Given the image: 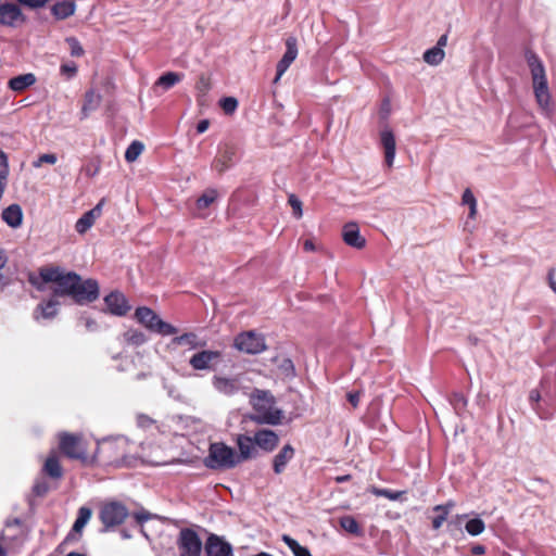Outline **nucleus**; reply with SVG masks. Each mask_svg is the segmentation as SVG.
<instances>
[{"label":"nucleus","mask_w":556,"mask_h":556,"mask_svg":"<svg viewBox=\"0 0 556 556\" xmlns=\"http://www.w3.org/2000/svg\"><path fill=\"white\" fill-rule=\"evenodd\" d=\"M66 43L68 45L72 56H81L84 54V49L75 37L66 38Z\"/></svg>","instance_id":"nucleus-42"},{"label":"nucleus","mask_w":556,"mask_h":556,"mask_svg":"<svg viewBox=\"0 0 556 556\" xmlns=\"http://www.w3.org/2000/svg\"><path fill=\"white\" fill-rule=\"evenodd\" d=\"M208 126H210L208 121L207 119H202L197 125V131L199 134H203L204 131L207 130Z\"/></svg>","instance_id":"nucleus-59"},{"label":"nucleus","mask_w":556,"mask_h":556,"mask_svg":"<svg viewBox=\"0 0 556 556\" xmlns=\"http://www.w3.org/2000/svg\"><path fill=\"white\" fill-rule=\"evenodd\" d=\"M59 302L51 299L46 303H40L35 311V318L38 320L40 317L45 319H52L58 314Z\"/></svg>","instance_id":"nucleus-29"},{"label":"nucleus","mask_w":556,"mask_h":556,"mask_svg":"<svg viewBox=\"0 0 556 556\" xmlns=\"http://www.w3.org/2000/svg\"><path fill=\"white\" fill-rule=\"evenodd\" d=\"M180 556H200L202 552V542L191 529H182L179 532L177 541Z\"/></svg>","instance_id":"nucleus-9"},{"label":"nucleus","mask_w":556,"mask_h":556,"mask_svg":"<svg viewBox=\"0 0 556 556\" xmlns=\"http://www.w3.org/2000/svg\"><path fill=\"white\" fill-rule=\"evenodd\" d=\"M91 518V509L88 507H80L78 516L73 525V531L79 533Z\"/></svg>","instance_id":"nucleus-36"},{"label":"nucleus","mask_w":556,"mask_h":556,"mask_svg":"<svg viewBox=\"0 0 556 556\" xmlns=\"http://www.w3.org/2000/svg\"><path fill=\"white\" fill-rule=\"evenodd\" d=\"M139 157V140H134L125 153L127 162H134Z\"/></svg>","instance_id":"nucleus-44"},{"label":"nucleus","mask_w":556,"mask_h":556,"mask_svg":"<svg viewBox=\"0 0 556 556\" xmlns=\"http://www.w3.org/2000/svg\"><path fill=\"white\" fill-rule=\"evenodd\" d=\"M85 173L87 176L89 177H93L96 176L99 170H100V164L99 163H96V164H89L85 167Z\"/></svg>","instance_id":"nucleus-53"},{"label":"nucleus","mask_w":556,"mask_h":556,"mask_svg":"<svg viewBox=\"0 0 556 556\" xmlns=\"http://www.w3.org/2000/svg\"><path fill=\"white\" fill-rule=\"evenodd\" d=\"M235 346L239 351L248 354H258L266 349L264 337L254 331H248L237 336Z\"/></svg>","instance_id":"nucleus-10"},{"label":"nucleus","mask_w":556,"mask_h":556,"mask_svg":"<svg viewBox=\"0 0 556 556\" xmlns=\"http://www.w3.org/2000/svg\"><path fill=\"white\" fill-rule=\"evenodd\" d=\"M286 52L283 53L281 60L277 64V73L274 79V84H277L282 75L287 72L289 66L294 62L298 56V40L295 37L291 36L286 39Z\"/></svg>","instance_id":"nucleus-12"},{"label":"nucleus","mask_w":556,"mask_h":556,"mask_svg":"<svg viewBox=\"0 0 556 556\" xmlns=\"http://www.w3.org/2000/svg\"><path fill=\"white\" fill-rule=\"evenodd\" d=\"M235 151L231 148H225L223 152L213 161L212 167L218 174L226 172L232 164Z\"/></svg>","instance_id":"nucleus-25"},{"label":"nucleus","mask_w":556,"mask_h":556,"mask_svg":"<svg viewBox=\"0 0 556 556\" xmlns=\"http://www.w3.org/2000/svg\"><path fill=\"white\" fill-rule=\"evenodd\" d=\"M223 352L217 350H201L194 353L189 364L194 370H216L218 364L222 362Z\"/></svg>","instance_id":"nucleus-5"},{"label":"nucleus","mask_w":556,"mask_h":556,"mask_svg":"<svg viewBox=\"0 0 556 556\" xmlns=\"http://www.w3.org/2000/svg\"><path fill=\"white\" fill-rule=\"evenodd\" d=\"M237 445L239 448L240 454L238 455L240 463L242 460H247L249 458H252L256 454L255 448V440L254 438L248 437V435H238L237 438Z\"/></svg>","instance_id":"nucleus-22"},{"label":"nucleus","mask_w":556,"mask_h":556,"mask_svg":"<svg viewBox=\"0 0 556 556\" xmlns=\"http://www.w3.org/2000/svg\"><path fill=\"white\" fill-rule=\"evenodd\" d=\"M101 214V205L98 204L92 210L86 212L75 225V229L78 233H85L94 224L96 219Z\"/></svg>","instance_id":"nucleus-24"},{"label":"nucleus","mask_w":556,"mask_h":556,"mask_svg":"<svg viewBox=\"0 0 556 556\" xmlns=\"http://www.w3.org/2000/svg\"><path fill=\"white\" fill-rule=\"evenodd\" d=\"M541 399L540 392L538 390H532L529 394V400L532 403H538Z\"/></svg>","instance_id":"nucleus-61"},{"label":"nucleus","mask_w":556,"mask_h":556,"mask_svg":"<svg viewBox=\"0 0 556 556\" xmlns=\"http://www.w3.org/2000/svg\"><path fill=\"white\" fill-rule=\"evenodd\" d=\"M242 375H236L233 377L214 375L212 377V386L214 390L225 396H233L240 391H243L244 388L242 386Z\"/></svg>","instance_id":"nucleus-8"},{"label":"nucleus","mask_w":556,"mask_h":556,"mask_svg":"<svg viewBox=\"0 0 556 556\" xmlns=\"http://www.w3.org/2000/svg\"><path fill=\"white\" fill-rule=\"evenodd\" d=\"M462 200H463V203L468 205V206L473 205L475 203H477L473 193L469 189H466L464 191Z\"/></svg>","instance_id":"nucleus-51"},{"label":"nucleus","mask_w":556,"mask_h":556,"mask_svg":"<svg viewBox=\"0 0 556 556\" xmlns=\"http://www.w3.org/2000/svg\"><path fill=\"white\" fill-rule=\"evenodd\" d=\"M381 146L384 150V162L388 167H392L395 159L396 143L393 132L390 129H383L380 132Z\"/></svg>","instance_id":"nucleus-17"},{"label":"nucleus","mask_w":556,"mask_h":556,"mask_svg":"<svg viewBox=\"0 0 556 556\" xmlns=\"http://www.w3.org/2000/svg\"><path fill=\"white\" fill-rule=\"evenodd\" d=\"M9 175V163L7 154L0 150V179H7Z\"/></svg>","instance_id":"nucleus-48"},{"label":"nucleus","mask_w":556,"mask_h":556,"mask_svg":"<svg viewBox=\"0 0 556 556\" xmlns=\"http://www.w3.org/2000/svg\"><path fill=\"white\" fill-rule=\"evenodd\" d=\"M477 214V203L469 206V217L473 218Z\"/></svg>","instance_id":"nucleus-64"},{"label":"nucleus","mask_w":556,"mask_h":556,"mask_svg":"<svg viewBox=\"0 0 556 556\" xmlns=\"http://www.w3.org/2000/svg\"><path fill=\"white\" fill-rule=\"evenodd\" d=\"M105 311L112 315L124 316L130 306L121 292H111L104 298Z\"/></svg>","instance_id":"nucleus-14"},{"label":"nucleus","mask_w":556,"mask_h":556,"mask_svg":"<svg viewBox=\"0 0 556 556\" xmlns=\"http://www.w3.org/2000/svg\"><path fill=\"white\" fill-rule=\"evenodd\" d=\"M140 518H141V534H143L146 538H149V535H148V533L146 532V529H144V527H143V523L150 519V514H149V513H147V511H143V510L141 509Z\"/></svg>","instance_id":"nucleus-57"},{"label":"nucleus","mask_w":556,"mask_h":556,"mask_svg":"<svg viewBox=\"0 0 556 556\" xmlns=\"http://www.w3.org/2000/svg\"><path fill=\"white\" fill-rule=\"evenodd\" d=\"M359 395V392H350L348 394V400L353 405V407H356L358 405Z\"/></svg>","instance_id":"nucleus-58"},{"label":"nucleus","mask_w":556,"mask_h":556,"mask_svg":"<svg viewBox=\"0 0 556 556\" xmlns=\"http://www.w3.org/2000/svg\"><path fill=\"white\" fill-rule=\"evenodd\" d=\"M102 97L94 90H88L85 93V99L81 108V119L87 118L92 112H94L101 104Z\"/></svg>","instance_id":"nucleus-23"},{"label":"nucleus","mask_w":556,"mask_h":556,"mask_svg":"<svg viewBox=\"0 0 556 556\" xmlns=\"http://www.w3.org/2000/svg\"><path fill=\"white\" fill-rule=\"evenodd\" d=\"M534 96L539 106L546 117L552 115L551 94L547 83L533 86Z\"/></svg>","instance_id":"nucleus-20"},{"label":"nucleus","mask_w":556,"mask_h":556,"mask_svg":"<svg viewBox=\"0 0 556 556\" xmlns=\"http://www.w3.org/2000/svg\"><path fill=\"white\" fill-rule=\"evenodd\" d=\"M340 526L352 534H358L361 532L357 521L352 516H343L340 518Z\"/></svg>","instance_id":"nucleus-40"},{"label":"nucleus","mask_w":556,"mask_h":556,"mask_svg":"<svg viewBox=\"0 0 556 556\" xmlns=\"http://www.w3.org/2000/svg\"><path fill=\"white\" fill-rule=\"evenodd\" d=\"M344 242L355 249H363L366 240L361 236L359 228L355 223H348L342 230Z\"/></svg>","instance_id":"nucleus-18"},{"label":"nucleus","mask_w":556,"mask_h":556,"mask_svg":"<svg viewBox=\"0 0 556 556\" xmlns=\"http://www.w3.org/2000/svg\"><path fill=\"white\" fill-rule=\"evenodd\" d=\"M60 450L70 458H86V448L81 438L70 433L60 434Z\"/></svg>","instance_id":"nucleus-11"},{"label":"nucleus","mask_w":556,"mask_h":556,"mask_svg":"<svg viewBox=\"0 0 556 556\" xmlns=\"http://www.w3.org/2000/svg\"><path fill=\"white\" fill-rule=\"evenodd\" d=\"M433 511L438 513V515L432 518V528L434 530H438L442 527L443 522L447 519V508L443 507V505H435L433 507Z\"/></svg>","instance_id":"nucleus-39"},{"label":"nucleus","mask_w":556,"mask_h":556,"mask_svg":"<svg viewBox=\"0 0 556 556\" xmlns=\"http://www.w3.org/2000/svg\"><path fill=\"white\" fill-rule=\"evenodd\" d=\"M76 5L73 1L56 2L51 8V13L58 20H65L75 13Z\"/></svg>","instance_id":"nucleus-30"},{"label":"nucleus","mask_w":556,"mask_h":556,"mask_svg":"<svg viewBox=\"0 0 556 556\" xmlns=\"http://www.w3.org/2000/svg\"><path fill=\"white\" fill-rule=\"evenodd\" d=\"M218 198V191L214 188L206 189L195 201V208L201 212L212 205Z\"/></svg>","instance_id":"nucleus-32"},{"label":"nucleus","mask_w":556,"mask_h":556,"mask_svg":"<svg viewBox=\"0 0 556 556\" xmlns=\"http://www.w3.org/2000/svg\"><path fill=\"white\" fill-rule=\"evenodd\" d=\"M49 484L47 481H45L43 479H38L36 480L34 486H33V491L36 495L38 496H43L46 495L48 492H49Z\"/></svg>","instance_id":"nucleus-46"},{"label":"nucleus","mask_w":556,"mask_h":556,"mask_svg":"<svg viewBox=\"0 0 556 556\" xmlns=\"http://www.w3.org/2000/svg\"><path fill=\"white\" fill-rule=\"evenodd\" d=\"M140 425H141V430L146 429V428L157 429V426L149 417H146L142 415H141Z\"/></svg>","instance_id":"nucleus-54"},{"label":"nucleus","mask_w":556,"mask_h":556,"mask_svg":"<svg viewBox=\"0 0 556 556\" xmlns=\"http://www.w3.org/2000/svg\"><path fill=\"white\" fill-rule=\"evenodd\" d=\"M255 444L266 451L271 452L276 448L279 442L278 435L271 430H260L254 434Z\"/></svg>","instance_id":"nucleus-19"},{"label":"nucleus","mask_w":556,"mask_h":556,"mask_svg":"<svg viewBox=\"0 0 556 556\" xmlns=\"http://www.w3.org/2000/svg\"><path fill=\"white\" fill-rule=\"evenodd\" d=\"M445 56V52L440 47H433L431 49H428L424 53V61L432 66L439 65Z\"/></svg>","instance_id":"nucleus-35"},{"label":"nucleus","mask_w":556,"mask_h":556,"mask_svg":"<svg viewBox=\"0 0 556 556\" xmlns=\"http://www.w3.org/2000/svg\"><path fill=\"white\" fill-rule=\"evenodd\" d=\"M43 472L53 479H60L63 476V470L60 462L55 455H50L43 465Z\"/></svg>","instance_id":"nucleus-33"},{"label":"nucleus","mask_w":556,"mask_h":556,"mask_svg":"<svg viewBox=\"0 0 556 556\" xmlns=\"http://www.w3.org/2000/svg\"><path fill=\"white\" fill-rule=\"evenodd\" d=\"M446 43H447V35L444 34L439 38V40L434 47H440L441 49H443L446 46Z\"/></svg>","instance_id":"nucleus-62"},{"label":"nucleus","mask_w":556,"mask_h":556,"mask_svg":"<svg viewBox=\"0 0 556 556\" xmlns=\"http://www.w3.org/2000/svg\"><path fill=\"white\" fill-rule=\"evenodd\" d=\"M547 280H548L549 288L556 294V280H555V269L554 268L548 270Z\"/></svg>","instance_id":"nucleus-56"},{"label":"nucleus","mask_w":556,"mask_h":556,"mask_svg":"<svg viewBox=\"0 0 556 556\" xmlns=\"http://www.w3.org/2000/svg\"><path fill=\"white\" fill-rule=\"evenodd\" d=\"M240 463L238 454L233 448L224 443H212L204 465L210 469H229Z\"/></svg>","instance_id":"nucleus-3"},{"label":"nucleus","mask_w":556,"mask_h":556,"mask_svg":"<svg viewBox=\"0 0 556 556\" xmlns=\"http://www.w3.org/2000/svg\"><path fill=\"white\" fill-rule=\"evenodd\" d=\"M289 204L291 205L292 210H293V214L296 218H301L302 215H303V211H302V202L294 195V194H291L289 197Z\"/></svg>","instance_id":"nucleus-47"},{"label":"nucleus","mask_w":556,"mask_h":556,"mask_svg":"<svg viewBox=\"0 0 556 556\" xmlns=\"http://www.w3.org/2000/svg\"><path fill=\"white\" fill-rule=\"evenodd\" d=\"M138 338L139 336L136 330H130L124 333V339L128 344H137Z\"/></svg>","instance_id":"nucleus-52"},{"label":"nucleus","mask_w":556,"mask_h":556,"mask_svg":"<svg viewBox=\"0 0 556 556\" xmlns=\"http://www.w3.org/2000/svg\"><path fill=\"white\" fill-rule=\"evenodd\" d=\"M99 298V285L94 279L83 280L81 277L77 276V283H75V290L73 293V300L84 305L91 303Z\"/></svg>","instance_id":"nucleus-6"},{"label":"nucleus","mask_w":556,"mask_h":556,"mask_svg":"<svg viewBox=\"0 0 556 556\" xmlns=\"http://www.w3.org/2000/svg\"><path fill=\"white\" fill-rule=\"evenodd\" d=\"M250 402L255 410L251 419L257 424L278 425L282 414L274 407V396L268 391L254 390L250 395Z\"/></svg>","instance_id":"nucleus-1"},{"label":"nucleus","mask_w":556,"mask_h":556,"mask_svg":"<svg viewBox=\"0 0 556 556\" xmlns=\"http://www.w3.org/2000/svg\"><path fill=\"white\" fill-rule=\"evenodd\" d=\"M2 219L12 228L21 226L23 220L22 208L18 204H11L2 212Z\"/></svg>","instance_id":"nucleus-27"},{"label":"nucleus","mask_w":556,"mask_h":556,"mask_svg":"<svg viewBox=\"0 0 556 556\" xmlns=\"http://www.w3.org/2000/svg\"><path fill=\"white\" fill-rule=\"evenodd\" d=\"M304 250L305 251H314L315 250L314 243L311 240H306L304 242Z\"/></svg>","instance_id":"nucleus-63"},{"label":"nucleus","mask_w":556,"mask_h":556,"mask_svg":"<svg viewBox=\"0 0 556 556\" xmlns=\"http://www.w3.org/2000/svg\"><path fill=\"white\" fill-rule=\"evenodd\" d=\"M77 72V66L74 62L64 63L61 65V73L67 77H73Z\"/></svg>","instance_id":"nucleus-50"},{"label":"nucleus","mask_w":556,"mask_h":556,"mask_svg":"<svg viewBox=\"0 0 556 556\" xmlns=\"http://www.w3.org/2000/svg\"><path fill=\"white\" fill-rule=\"evenodd\" d=\"M128 516V508L117 501L103 503L99 511V518L104 527L103 531H109L119 526Z\"/></svg>","instance_id":"nucleus-4"},{"label":"nucleus","mask_w":556,"mask_h":556,"mask_svg":"<svg viewBox=\"0 0 556 556\" xmlns=\"http://www.w3.org/2000/svg\"><path fill=\"white\" fill-rule=\"evenodd\" d=\"M370 492L372 494H375L376 496H383V497H387L391 501H396L401 497V495L403 494V492H394V491H391L389 489H379V488H376V486H372L370 489Z\"/></svg>","instance_id":"nucleus-41"},{"label":"nucleus","mask_w":556,"mask_h":556,"mask_svg":"<svg viewBox=\"0 0 556 556\" xmlns=\"http://www.w3.org/2000/svg\"><path fill=\"white\" fill-rule=\"evenodd\" d=\"M128 441L124 437H117L113 440H103L99 443V452H116L124 453Z\"/></svg>","instance_id":"nucleus-31"},{"label":"nucleus","mask_w":556,"mask_h":556,"mask_svg":"<svg viewBox=\"0 0 556 556\" xmlns=\"http://www.w3.org/2000/svg\"><path fill=\"white\" fill-rule=\"evenodd\" d=\"M220 106L226 114H231L236 111L238 106V101L236 98L232 97L223 98L220 100Z\"/></svg>","instance_id":"nucleus-43"},{"label":"nucleus","mask_w":556,"mask_h":556,"mask_svg":"<svg viewBox=\"0 0 556 556\" xmlns=\"http://www.w3.org/2000/svg\"><path fill=\"white\" fill-rule=\"evenodd\" d=\"M7 264V255L2 249H0V269ZM5 285L4 277L0 274V288Z\"/></svg>","instance_id":"nucleus-55"},{"label":"nucleus","mask_w":556,"mask_h":556,"mask_svg":"<svg viewBox=\"0 0 556 556\" xmlns=\"http://www.w3.org/2000/svg\"><path fill=\"white\" fill-rule=\"evenodd\" d=\"M283 542L288 545L294 556H312L309 549L299 544L298 541L289 535L282 536Z\"/></svg>","instance_id":"nucleus-37"},{"label":"nucleus","mask_w":556,"mask_h":556,"mask_svg":"<svg viewBox=\"0 0 556 556\" xmlns=\"http://www.w3.org/2000/svg\"><path fill=\"white\" fill-rule=\"evenodd\" d=\"M294 448L290 444H286L279 451L273 460V468L275 473L279 475L285 471L288 463L294 457Z\"/></svg>","instance_id":"nucleus-21"},{"label":"nucleus","mask_w":556,"mask_h":556,"mask_svg":"<svg viewBox=\"0 0 556 556\" xmlns=\"http://www.w3.org/2000/svg\"><path fill=\"white\" fill-rule=\"evenodd\" d=\"M471 553L475 556L483 555L485 553V547L483 545H475L471 548Z\"/></svg>","instance_id":"nucleus-60"},{"label":"nucleus","mask_w":556,"mask_h":556,"mask_svg":"<svg viewBox=\"0 0 556 556\" xmlns=\"http://www.w3.org/2000/svg\"><path fill=\"white\" fill-rule=\"evenodd\" d=\"M184 78L182 73L167 72L160 76L154 84V89L162 88L164 91L169 90Z\"/></svg>","instance_id":"nucleus-28"},{"label":"nucleus","mask_w":556,"mask_h":556,"mask_svg":"<svg viewBox=\"0 0 556 556\" xmlns=\"http://www.w3.org/2000/svg\"><path fill=\"white\" fill-rule=\"evenodd\" d=\"M141 325L161 336H169L177 332L174 326L163 321L156 313L144 306H141Z\"/></svg>","instance_id":"nucleus-7"},{"label":"nucleus","mask_w":556,"mask_h":556,"mask_svg":"<svg viewBox=\"0 0 556 556\" xmlns=\"http://www.w3.org/2000/svg\"><path fill=\"white\" fill-rule=\"evenodd\" d=\"M58 161V157L54 153H46L41 154L36 161L33 162V166L35 168H39L43 163L47 164H55Z\"/></svg>","instance_id":"nucleus-45"},{"label":"nucleus","mask_w":556,"mask_h":556,"mask_svg":"<svg viewBox=\"0 0 556 556\" xmlns=\"http://www.w3.org/2000/svg\"><path fill=\"white\" fill-rule=\"evenodd\" d=\"M26 21L21 8L11 2L0 4V24L9 27H16Z\"/></svg>","instance_id":"nucleus-13"},{"label":"nucleus","mask_w":556,"mask_h":556,"mask_svg":"<svg viewBox=\"0 0 556 556\" xmlns=\"http://www.w3.org/2000/svg\"><path fill=\"white\" fill-rule=\"evenodd\" d=\"M204 548L207 556H232V546L215 534L207 538Z\"/></svg>","instance_id":"nucleus-15"},{"label":"nucleus","mask_w":556,"mask_h":556,"mask_svg":"<svg viewBox=\"0 0 556 556\" xmlns=\"http://www.w3.org/2000/svg\"><path fill=\"white\" fill-rule=\"evenodd\" d=\"M18 3L26 5L30 9H38L45 7L50 0H16Z\"/></svg>","instance_id":"nucleus-49"},{"label":"nucleus","mask_w":556,"mask_h":556,"mask_svg":"<svg viewBox=\"0 0 556 556\" xmlns=\"http://www.w3.org/2000/svg\"><path fill=\"white\" fill-rule=\"evenodd\" d=\"M526 60L531 71L533 86L547 83L545 68L538 55L528 51L526 53Z\"/></svg>","instance_id":"nucleus-16"},{"label":"nucleus","mask_w":556,"mask_h":556,"mask_svg":"<svg viewBox=\"0 0 556 556\" xmlns=\"http://www.w3.org/2000/svg\"><path fill=\"white\" fill-rule=\"evenodd\" d=\"M173 343L177 345H188L192 350L203 348L206 344L205 341H200L197 334L192 332L184 333L179 337L174 338Z\"/></svg>","instance_id":"nucleus-34"},{"label":"nucleus","mask_w":556,"mask_h":556,"mask_svg":"<svg viewBox=\"0 0 556 556\" xmlns=\"http://www.w3.org/2000/svg\"><path fill=\"white\" fill-rule=\"evenodd\" d=\"M485 529V525L481 518L469 519L465 525V530L468 534L477 536L481 534Z\"/></svg>","instance_id":"nucleus-38"},{"label":"nucleus","mask_w":556,"mask_h":556,"mask_svg":"<svg viewBox=\"0 0 556 556\" xmlns=\"http://www.w3.org/2000/svg\"><path fill=\"white\" fill-rule=\"evenodd\" d=\"M77 274L74 271H65L60 267H43L40 269V277L45 282L54 283L52 292L59 296H71L77 283Z\"/></svg>","instance_id":"nucleus-2"},{"label":"nucleus","mask_w":556,"mask_h":556,"mask_svg":"<svg viewBox=\"0 0 556 556\" xmlns=\"http://www.w3.org/2000/svg\"><path fill=\"white\" fill-rule=\"evenodd\" d=\"M36 83V76L33 73L15 76L8 83L9 88L15 92H22Z\"/></svg>","instance_id":"nucleus-26"}]
</instances>
